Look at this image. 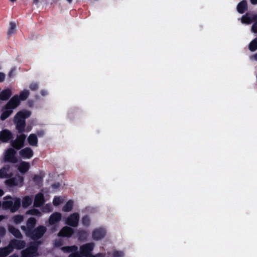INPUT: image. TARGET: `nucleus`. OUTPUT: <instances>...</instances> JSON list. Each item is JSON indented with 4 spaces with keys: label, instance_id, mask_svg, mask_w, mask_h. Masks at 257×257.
Returning <instances> with one entry per match:
<instances>
[{
    "label": "nucleus",
    "instance_id": "1",
    "mask_svg": "<svg viewBox=\"0 0 257 257\" xmlns=\"http://www.w3.org/2000/svg\"><path fill=\"white\" fill-rule=\"evenodd\" d=\"M31 115L29 110L24 109L18 112L14 118V122L16 124V129L19 133L25 132L26 127V119L29 118Z\"/></svg>",
    "mask_w": 257,
    "mask_h": 257
},
{
    "label": "nucleus",
    "instance_id": "2",
    "mask_svg": "<svg viewBox=\"0 0 257 257\" xmlns=\"http://www.w3.org/2000/svg\"><path fill=\"white\" fill-rule=\"evenodd\" d=\"M47 231V227L44 225H39L26 233L25 235L33 240H38L41 238Z\"/></svg>",
    "mask_w": 257,
    "mask_h": 257
},
{
    "label": "nucleus",
    "instance_id": "3",
    "mask_svg": "<svg viewBox=\"0 0 257 257\" xmlns=\"http://www.w3.org/2000/svg\"><path fill=\"white\" fill-rule=\"evenodd\" d=\"M13 174L10 173V177L5 181V184L10 187L14 186L21 187L24 184V178L19 174L12 177Z\"/></svg>",
    "mask_w": 257,
    "mask_h": 257
},
{
    "label": "nucleus",
    "instance_id": "4",
    "mask_svg": "<svg viewBox=\"0 0 257 257\" xmlns=\"http://www.w3.org/2000/svg\"><path fill=\"white\" fill-rule=\"evenodd\" d=\"M38 246L36 243H33L21 251V257H36L38 255Z\"/></svg>",
    "mask_w": 257,
    "mask_h": 257
},
{
    "label": "nucleus",
    "instance_id": "5",
    "mask_svg": "<svg viewBox=\"0 0 257 257\" xmlns=\"http://www.w3.org/2000/svg\"><path fill=\"white\" fill-rule=\"evenodd\" d=\"M26 138V136L23 134L18 136L16 140H12L11 146L17 150L21 149L24 146Z\"/></svg>",
    "mask_w": 257,
    "mask_h": 257
},
{
    "label": "nucleus",
    "instance_id": "6",
    "mask_svg": "<svg viewBox=\"0 0 257 257\" xmlns=\"http://www.w3.org/2000/svg\"><path fill=\"white\" fill-rule=\"evenodd\" d=\"M16 152L13 148H9L6 151L4 160L6 162L16 163L18 162V158L16 156Z\"/></svg>",
    "mask_w": 257,
    "mask_h": 257
},
{
    "label": "nucleus",
    "instance_id": "7",
    "mask_svg": "<svg viewBox=\"0 0 257 257\" xmlns=\"http://www.w3.org/2000/svg\"><path fill=\"white\" fill-rule=\"evenodd\" d=\"M37 224V220L33 217H31L28 219L26 221V225L21 226V229L24 231L25 234L28 233L33 229L35 228Z\"/></svg>",
    "mask_w": 257,
    "mask_h": 257
},
{
    "label": "nucleus",
    "instance_id": "8",
    "mask_svg": "<svg viewBox=\"0 0 257 257\" xmlns=\"http://www.w3.org/2000/svg\"><path fill=\"white\" fill-rule=\"evenodd\" d=\"M94 244L93 242L87 243L80 246V253L83 257L88 256L92 254V251L93 250Z\"/></svg>",
    "mask_w": 257,
    "mask_h": 257
},
{
    "label": "nucleus",
    "instance_id": "9",
    "mask_svg": "<svg viewBox=\"0 0 257 257\" xmlns=\"http://www.w3.org/2000/svg\"><path fill=\"white\" fill-rule=\"evenodd\" d=\"M20 104V99L18 95H15L12 97L8 103L4 106L5 109H11L17 108Z\"/></svg>",
    "mask_w": 257,
    "mask_h": 257
},
{
    "label": "nucleus",
    "instance_id": "10",
    "mask_svg": "<svg viewBox=\"0 0 257 257\" xmlns=\"http://www.w3.org/2000/svg\"><path fill=\"white\" fill-rule=\"evenodd\" d=\"M9 245L13 251L14 249H21L24 248L26 246V242L23 240L13 239L10 241Z\"/></svg>",
    "mask_w": 257,
    "mask_h": 257
},
{
    "label": "nucleus",
    "instance_id": "11",
    "mask_svg": "<svg viewBox=\"0 0 257 257\" xmlns=\"http://www.w3.org/2000/svg\"><path fill=\"white\" fill-rule=\"evenodd\" d=\"M79 219V215L77 213L71 214L66 219V223L68 225L76 227L78 226Z\"/></svg>",
    "mask_w": 257,
    "mask_h": 257
},
{
    "label": "nucleus",
    "instance_id": "12",
    "mask_svg": "<svg viewBox=\"0 0 257 257\" xmlns=\"http://www.w3.org/2000/svg\"><path fill=\"white\" fill-rule=\"evenodd\" d=\"M14 138L12 133L8 129H4L0 132V141L8 143Z\"/></svg>",
    "mask_w": 257,
    "mask_h": 257
},
{
    "label": "nucleus",
    "instance_id": "13",
    "mask_svg": "<svg viewBox=\"0 0 257 257\" xmlns=\"http://www.w3.org/2000/svg\"><path fill=\"white\" fill-rule=\"evenodd\" d=\"M74 233V229L69 226L63 227L58 233L59 237H70Z\"/></svg>",
    "mask_w": 257,
    "mask_h": 257
},
{
    "label": "nucleus",
    "instance_id": "14",
    "mask_svg": "<svg viewBox=\"0 0 257 257\" xmlns=\"http://www.w3.org/2000/svg\"><path fill=\"white\" fill-rule=\"evenodd\" d=\"M254 21H257V15L246 13L242 16L241 22L244 24H250Z\"/></svg>",
    "mask_w": 257,
    "mask_h": 257
},
{
    "label": "nucleus",
    "instance_id": "15",
    "mask_svg": "<svg viewBox=\"0 0 257 257\" xmlns=\"http://www.w3.org/2000/svg\"><path fill=\"white\" fill-rule=\"evenodd\" d=\"M105 230L101 228L94 229L92 233V238L93 239L96 240H98L103 238L105 236Z\"/></svg>",
    "mask_w": 257,
    "mask_h": 257
},
{
    "label": "nucleus",
    "instance_id": "16",
    "mask_svg": "<svg viewBox=\"0 0 257 257\" xmlns=\"http://www.w3.org/2000/svg\"><path fill=\"white\" fill-rule=\"evenodd\" d=\"M45 203V198L42 193L37 194L34 198V206L36 207H41Z\"/></svg>",
    "mask_w": 257,
    "mask_h": 257
},
{
    "label": "nucleus",
    "instance_id": "17",
    "mask_svg": "<svg viewBox=\"0 0 257 257\" xmlns=\"http://www.w3.org/2000/svg\"><path fill=\"white\" fill-rule=\"evenodd\" d=\"M20 155L25 159L31 158L34 154L33 150L29 147H26L19 152Z\"/></svg>",
    "mask_w": 257,
    "mask_h": 257
},
{
    "label": "nucleus",
    "instance_id": "18",
    "mask_svg": "<svg viewBox=\"0 0 257 257\" xmlns=\"http://www.w3.org/2000/svg\"><path fill=\"white\" fill-rule=\"evenodd\" d=\"M62 215L60 212H54L51 215L49 219V223L50 225H54L59 222L61 219Z\"/></svg>",
    "mask_w": 257,
    "mask_h": 257
},
{
    "label": "nucleus",
    "instance_id": "19",
    "mask_svg": "<svg viewBox=\"0 0 257 257\" xmlns=\"http://www.w3.org/2000/svg\"><path fill=\"white\" fill-rule=\"evenodd\" d=\"M30 168V165L29 163L23 161L20 163V165L18 166V169L19 172H20L22 174H25L28 171Z\"/></svg>",
    "mask_w": 257,
    "mask_h": 257
},
{
    "label": "nucleus",
    "instance_id": "20",
    "mask_svg": "<svg viewBox=\"0 0 257 257\" xmlns=\"http://www.w3.org/2000/svg\"><path fill=\"white\" fill-rule=\"evenodd\" d=\"M9 231L17 238H22L23 235L20 231L15 227L12 225H9L8 227Z\"/></svg>",
    "mask_w": 257,
    "mask_h": 257
},
{
    "label": "nucleus",
    "instance_id": "21",
    "mask_svg": "<svg viewBox=\"0 0 257 257\" xmlns=\"http://www.w3.org/2000/svg\"><path fill=\"white\" fill-rule=\"evenodd\" d=\"M247 10V4L245 0L240 2L237 6V12L240 14H243Z\"/></svg>",
    "mask_w": 257,
    "mask_h": 257
},
{
    "label": "nucleus",
    "instance_id": "22",
    "mask_svg": "<svg viewBox=\"0 0 257 257\" xmlns=\"http://www.w3.org/2000/svg\"><path fill=\"white\" fill-rule=\"evenodd\" d=\"M11 95L12 91L10 89H4L0 93V100L3 101L7 100L10 98Z\"/></svg>",
    "mask_w": 257,
    "mask_h": 257
},
{
    "label": "nucleus",
    "instance_id": "23",
    "mask_svg": "<svg viewBox=\"0 0 257 257\" xmlns=\"http://www.w3.org/2000/svg\"><path fill=\"white\" fill-rule=\"evenodd\" d=\"M10 169V166L6 165L0 169V178H4L10 177V174H8Z\"/></svg>",
    "mask_w": 257,
    "mask_h": 257
},
{
    "label": "nucleus",
    "instance_id": "24",
    "mask_svg": "<svg viewBox=\"0 0 257 257\" xmlns=\"http://www.w3.org/2000/svg\"><path fill=\"white\" fill-rule=\"evenodd\" d=\"M38 138L36 134H31L28 138V142L31 146H38Z\"/></svg>",
    "mask_w": 257,
    "mask_h": 257
},
{
    "label": "nucleus",
    "instance_id": "25",
    "mask_svg": "<svg viewBox=\"0 0 257 257\" xmlns=\"http://www.w3.org/2000/svg\"><path fill=\"white\" fill-rule=\"evenodd\" d=\"M12 252V248L8 244L6 247L0 248V257H6Z\"/></svg>",
    "mask_w": 257,
    "mask_h": 257
},
{
    "label": "nucleus",
    "instance_id": "26",
    "mask_svg": "<svg viewBox=\"0 0 257 257\" xmlns=\"http://www.w3.org/2000/svg\"><path fill=\"white\" fill-rule=\"evenodd\" d=\"M61 250L64 252H77V250L78 249V247L75 245H73L72 246H63L61 247Z\"/></svg>",
    "mask_w": 257,
    "mask_h": 257
},
{
    "label": "nucleus",
    "instance_id": "27",
    "mask_svg": "<svg viewBox=\"0 0 257 257\" xmlns=\"http://www.w3.org/2000/svg\"><path fill=\"white\" fill-rule=\"evenodd\" d=\"M73 206V201L72 200H68L62 208L64 212H69L72 210Z\"/></svg>",
    "mask_w": 257,
    "mask_h": 257
},
{
    "label": "nucleus",
    "instance_id": "28",
    "mask_svg": "<svg viewBox=\"0 0 257 257\" xmlns=\"http://www.w3.org/2000/svg\"><path fill=\"white\" fill-rule=\"evenodd\" d=\"M13 110L11 109H5L2 113L0 118L2 120H5L8 118L13 113Z\"/></svg>",
    "mask_w": 257,
    "mask_h": 257
},
{
    "label": "nucleus",
    "instance_id": "29",
    "mask_svg": "<svg viewBox=\"0 0 257 257\" xmlns=\"http://www.w3.org/2000/svg\"><path fill=\"white\" fill-rule=\"evenodd\" d=\"M32 203V199L29 196H25L22 200V206L27 208Z\"/></svg>",
    "mask_w": 257,
    "mask_h": 257
},
{
    "label": "nucleus",
    "instance_id": "30",
    "mask_svg": "<svg viewBox=\"0 0 257 257\" xmlns=\"http://www.w3.org/2000/svg\"><path fill=\"white\" fill-rule=\"evenodd\" d=\"M30 94L29 91L28 90H24L22 91L19 94V98L20 99V101H24L27 99Z\"/></svg>",
    "mask_w": 257,
    "mask_h": 257
},
{
    "label": "nucleus",
    "instance_id": "31",
    "mask_svg": "<svg viewBox=\"0 0 257 257\" xmlns=\"http://www.w3.org/2000/svg\"><path fill=\"white\" fill-rule=\"evenodd\" d=\"M21 206V200L20 199H17L15 200L14 203H13L11 212H15L17 211Z\"/></svg>",
    "mask_w": 257,
    "mask_h": 257
},
{
    "label": "nucleus",
    "instance_id": "32",
    "mask_svg": "<svg viewBox=\"0 0 257 257\" xmlns=\"http://www.w3.org/2000/svg\"><path fill=\"white\" fill-rule=\"evenodd\" d=\"M248 49L251 52H254L257 50V37L250 42Z\"/></svg>",
    "mask_w": 257,
    "mask_h": 257
},
{
    "label": "nucleus",
    "instance_id": "33",
    "mask_svg": "<svg viewBox=\"0 0 257 257\" xmlns=\"http://www.w3.org/2000/svg\"><path fill=\"white\" fill-rule=\"evenodd\" d=\"M10 28L8 31L7 34L8 36H10L14 34L16 32V25L14 22H10Z\"/></svg>",
    "mask_w": 257,
    "mask_h": 257
},
{
    "label": "nucleus",
    "instance_id": "34",
    "mask_svg": "<svg viewBox=\"0 0 257 257\" xmlns=\"http://www.w3.org/2000/svg\"><path fill=\"white\" fill-rule=\"evenodd\" d=\"M43 176L40 175H34L33 178V180L35 183L37 185L42 184L43 182Z\"/></svg>",
    "mask_w": 257,
    "mask_h": 257
},
{
    "label": "nucleus",
    "instance_id": "35",
    "mask_svg": "<svg viewBox=\"0 0 257 257\" xmlns=\"http://www.w3.org/2000/svg\"><path fill=\"white\" fill-rule=\"evenodd\" d=\"M13 205V201L12 200H6L4 201L2 203L3 207L5 209H10L11 211L12 207Z\"/></svg>",
    "mask_w": 257,
    "mask_h": 257
},
{
    "label": "nucleus",
    "instance_id": "36",
    "mask_svg": "<svg viewBox=\"0 0 257 257\" xmlns=\"http://www.w3.org/2000/svg\"><path fill=\"white\" fill-rule=\"evenodd\" d=\"M24 220V216L22 215H16L13 217V220L16 224L21 223Z\"/></svg>",
    "mask_w": 257,
    "mask_h": 257
},
{
    "label": "nucleus",
    "instance_id": "37",
    "mask_svg": "<svg viewBox=\"0 0 257 257\" xmlns=\"http://www.w3.org/2000/svg\"><path fill=\"white\" fill-rule=\"evenodd\" d=\"M82 223L85 226H89L90 225V220L88 215H85L82 218Z\"/></svg>",
    "mask_w": 257,
    "mask_h": 257
},
{
    "label": "nucleus",
    "instance_id": "38",
    "mask_svg": "<svg viewBox=\"0 0 257 257\" xmlns=\"http://www.w3.org/2000/svg\"><path fill=\"white\" fill-rule=\"evenodd\" d=\"M63 202V199L61 196H55L53 201L54 206H58Z\"/></svg>",
    "mask_w": 257,
    "mask_h": 257
},
{
    "label": "nucleus",
    "instance_id": "39",
    "mask_svg": "<svg viewBox=\"0 0 257 257\" xmlns=\"http://www.w3.org/2000/svg\"><path fill=\"white\" fill-rule=\"evenodd\" d=\"M26 214L32 215H39L40 214V212L37 209L33 208L27 211Z\"/></svg>",
    "mask_w": 257,
    "mask_h": 257
},
{
    "label": "nucleus",
    "instance_id": "40",
    "mask_svg": "<svg viewBox=\"0 0 257 257\" xmlns=\"http://www.w3.org/2000/svg\"><path fill=\"white\" fill-rule=\"evenodd\" d=\"M29 88L32 91H36L39 88L38 83L37 82L31 83L29 85Z\"/></svg>",
    "mask_w": 257,
    "mask_h": 257
},
{
    "label": "nucleus",
    "instance_id": "41",
    "mask_svg": "<svg viewBox=\"0 0 257 257\" xmlns=\"http://www.w3.org/2000/svg\"><path fill=\"white\" fill-rule=\"evenodd\" d=\"M78 236L79 238L81 239L82 238H85L86 237L87 233L86 231L83 230H80L78 232Z\"/></svg>",
    "mask_w": 257,
    "mask_h": 257
},
{
    "label": "nucleus",
    "instance_id": "42",
    "mask_svg": "<svg viewBox=\"0 0 257 257\" xmlns=\"http://www.w3.org/2000/svg\"><path fill=\"white\" fill-rule=\"evenodd\" d=\"M63 244V241L61 239H56L54 241V245L56 247H60Z\"/></svg>",
    "mask_w": 257,
    "mask_h": 257
},
{
    "label": "nucleus",
    "instance_id": "43",
    "mask_svg": "<svg viewBox=\"0 0 257 257\" xmlns=\"http://www.w3.org/2000/svg\"><path fill=\"white\" fill-rule=\"evenodd\" d=\"M113 257H123V253L121 251H115L113 253Z\"/></svg>",
    "mask_w": 257,
    "mask_h": 257
},
{
    "label": "nucleus",
    "instance_id": "44",
    "mask_svg": "<svg viewBox=\"0 0 257 257\" xmlns=\"http://www.w3.org/2000/svg\"><path fill=\"white\" fill-rule=\"evenodd\" d=\"M254 23L251 27L252 31L254 33H257V21H254Z\"/></svg>",
    "mask_w": 257,
    "mask_h": 257
},
{
    "label": "nucleus",
    "instance_id": "45",
    "mask_svg": "<svg viewBox=\"0 0 257 257\" xmlns=\"http://www.w3.org/2000/svg\"><path fill=\"white\" fill-rule=\"evenodd\" d=\"M6 233V229L4 227H0V236L3 237Z\"/></svg>",
    "mask_w": 257,
    "mask_h": 257
},
{
    "label": "nucleus",
    "instance_id": "46",
    "mask_svg": "<svg viewBox=\"0 0 257 257\" xmlns=\"http://www.w3.org/2000/svg\"><path fill=\"white\" fill-rule=\"evenodd\" d=\"M6 75L3 72H0V82H3L5 81Z\"/></svg>",
    "mask_w": 257,
    "mask_h": 257
},
{
    "label": "nucleus",
    "instance_id": "47",
    "mask_svg": "<svg viewBox=\"0 0 257 257\" xmlns=\"http://www.w3.org/2000/svg\"><path fill=\"white\" fill-rule=\"evenodd\" d=\"M45 134V132L43 130L39 131L37 132V135L39 137H42Z\"/></svg>",
    "mask_w": 257,
    "mask_h": 257
},
{
    "label": "nucleus",
    "instance_id": "48",
    "mask_svg": "<svg viewBox=\"0 0 257 257\" xmlns=\"http://www.w3.org/2000/svg\"><path fill=\"white\" fill-rule=\"evenodd\" d=\"M60 186H61L60 183H54L52 185V187L54 189H58L60 187Z\"/></svg>",
    "mask_w": 257,
    "mask_h": 257
},
{
    "label": "nucleus",
    "instance_id": "49",
    "mask_svg": "<svg viewBox=\"0 0 257 257\" xmlns=\"http://www.w3.org/2000/svg\"><path fill=\"white\" fill-rule=\"evenodd\" d=\"M68 257H80V254L78 252L71 253Z\"/></svg>",
    "mask_w": 257,
    "mask_h": 257
},
{
    "label": "nucleus",
    "instance_id": "50",
    "mask_svg": "<svg viewBox=\"0 0 257 257\" xmlns=\"http://www.w3.org/2000/svg\"><path fill=\"white\" fill-rule=\"evenodd\" d=\"M40 93L42 96H45L47 94V91L44 90H42L41 91Z\"/></svg>",
    "mask_w": 257,
    "mask_h": 257
},
{
    "label": "nucleus",
    "instance_id": "51",
    "mask_svg": "<svg viewBox=\"0 0 257 257\" xmlns=\"http://www.w3.org/2000/svg\"><path fill=\"white\" fill-rule=\"evenodd\" d=\"M251 58L254 60L255 61H257V53L252 55Z\"/></svg>",
    "mask_w": 257,
    "mask_h": 257
},
{
    "label": "nucleus",
    "instance_id": "52",
    "mask_svg": "<svg viewBox=\"0 0 257 257\" xmlns=\"http://www.w3.org/2000/svg\"><path fill=\"white\" fill-rule=\"evenodd\" d=\"M250 2L252 5H255L257 4V0H250Z\"/></svg>",
    "mask_w": 257,
    "mask_h": 257
},
{
    "label": "nucleus",
    "instance_id": "53",
    "mask_svg": "<svg viewBox=\"0 0 257 257\" xmlns=\"http://www.w3.org/2000/svg\"><path fill=\"white\" fill-rule=\"evenodd\" d=\"M12 73H13V70H12L10 72V73H9V77H11V76H12Z\"/></svg>",
    "mask_w": 257,
    "mask_h": 257
},
{
    "label": "nucleus",
    "instance_id": "54",
    "mask_svg": "<svg viewBox=\"0 0 257 257\" xmlns=\"http://www.w3.org/2000/svg\"><path fill=\"white\" fill-rule=\"evenodd\" d=\"M4 194V192L3 190H0V196H2Z\"/></svg>",
    "mask_w": 257,
    "mask_h": 257
},
{
    "label": "nucleus",
    "instance_id": "55",
    "mask_svg": "<svg viewBox=\"0 0 257 257\" xmlns=\"http://www.w3.org/2000/svg\"><path fill=\"white\" fill-rule=\"evenodd\" d=\"M69 3H71L72 2V0H66Z\"/></svg>",
    "mask_w": 257,
    "mask_h": 257
},
{
    "label": "nucleus",
    "instance_id": "56",
    "mask_svg": "<svg viewBox=\"0 0 257 257\" xmlns=\"http://www.w3.org/2000/svg\"><path fill=\"white\" fill-rule=\"evenodd\" d=\"M3 216L0 215V221L3 219Z\"/></svg>",
    "mask_w": 257,
    "mask_h": 257
},
{
    "label": "nucleus",
    "instance_id": "57",
    "mask_svg": "<svg viewBox=\"0 0 257 257\" xmlns=\"http://www.w3.org/2000/svg\"><path fill=\"white\" fill-rule=\"evenodd\" d=\"M10 1L11 2H13V3H14V2H16L17 0H10Z\"/></svg>",
    "mask_w": 257,
    "mask_h": 257
},
{
    "label": "nucleus",
    "instance_id": "58",
    "mask_svg": "<svg viewBox=\"0 0 257 257\" xmlns=\"http://www.w3.org/2000/svg\"><path fill=\"white\" fill-rule=\"evenodd\" d=\"M5 198H10V199H11V196H7V197H5Z\"/></svg>",
    "mask_w": 257,
    "mask_h": 257
},
{
    "label": "nucleus",
    "instance_id": "59",
    "mask_svg": "<svg viewBox=\"0 0 257 257\" xmlns=\"http://www.w3.org/2000/svg\"><path fill=\"white\" fill-rule=\"evenodd\" d=\"M1 205H2V203H1V202L0 201V207L1 206Z\"/></svg>",
    "mask_w": 257,
    "mask_h": 257
}]
</instances>
